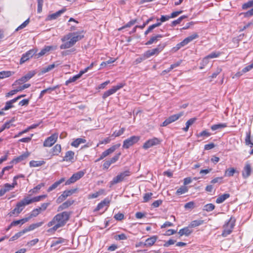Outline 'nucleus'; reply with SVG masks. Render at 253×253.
I'll use <instances>...</instances> for the list:
<instances>
[{
	"mask_svg": "<svg viewBox=\"0 0 253 253\" xmlns=\"http://www.w3.org/2000/svg\"><path fill=\"white\" fill-rule=\"evenodd\" d=\"M203 223H204L203 220H195L192 221L191 222L189 226L192 228L195 227H197V226L202 225V224H203Z\"/></svg>",
	"mask_w": 253,
	"mask_h": 253,
	"instance_id": "44",
	"label": "nucleus"
},
{
	"mask_svg": "<svg viewBox=\"0 0 253 253\" xmlns=\"http://www.w3.org/2000/svg\"><path fill=\"white\" fill-rule=\"evenodd\" d=\"M230 197L229 194H224L219 196L216 200V203L217 204H220L223 203L226 199Z\"/></svg>",
	"mask_w": 253,
	"mask_h": 253,
	"instance_id": "37",
	"label": "nucleus"
},
{
	"mask_svg": "<svg viewBox=\"0 0 253 253\" xmlns=\"http://www.w3.org/2000/svg\"><path fill=\"white\" fill-rule=\"evenodd\" d=\"M61 151V146L60 144L55 145L52 149V154L53 155H58Z\"/></svg>",
	"mask_w": 253,
	"mask_h": 253,
	"instance_id": "40",
	"label": "nucleus"
},
{
	"mask_svg": "<svg viewBox=\"0 0 253 253\" xmlns=\"http://www.w3.org/2000/svg\"><path fill=\"white\" fill-rule=\"evenodd\" d=\"M83 33V31L72 32L64 36L61 39L63 43L60 46V49H64L73 47L77 42L84 38Z\"/></svg>",
	"mask_w": 253,
	"mask_h": 253,
	"instance_id": "2",
	"label": "nucleus"
},
{
	"mask_svg": "<svg viewBox=\"0 0 253 253\" xmlns=\"http://www.w3.org/2000/svg\"><path fill=\"white\" fill-rule=\"evenodd\" d=\"M160 143V140L157 138L154 137L152 139H149L146 141L143 145V148L144 149H147L152 146L157 145Z\"/></svg>",
	"mask_w": 253,
	"mask_h": 253,
	"instance_id": "13",
	"label": "nucleus"
},
{
	"mask_svg": "<svg viewBox=\"0 0 253 253\" xmlns=\"http://www.w3.org/2000/svg\"><path fill=\"white\" fill-rule=\"evenodd\" d=\"M65 242V239L62 238H59L57 239V240L52 242V243L51 245V247H54L59 244L63 243Z\"/></svg>",
	"mask_w": 253,
	"mask_h": 253,
	"instance_id": "50",
	"label": "nucleus"
},
{
	"mask_svg": "<svg viewBox=\"0 0 253 253\" xmlns=\"http://www.w3.org/2000/svg\"><path fill=\"white\" fill-rule=\"evenodd\" d=\"M243 14L245 17H249L253 16V8L246 12L243 13Z\"/></svg>",
	"mask_w": 253,
	"mask_h": 253,
	"instance_id": "64",
	"label": "nucleus"
},
{
	"mask_svg": "<svg viewBox=\"0 0 253 253\" xmlns=\"http://www.w3.org/2000/svg\"><path fill=\"white\" fill-rule=\"evenodd\" d=\"M75 153L72 151H67L63 159V161L70 162L74 159Z\"/></svg>",
	"mask_w": 253,
	"mask_h": 253,
	"instance_id": "24",
	"label": "nucleus"
},
{
	"mask_svg": "<svg viewBox=\"0 0 253 253\" xmlns=\"http://www.w3.org/2000/svg\"><path fill=\"white\" fill-rule=\"evenodd\" d=\"M199 37L197 33H194L192 35L187 37L185 38L183 41L184 42V43L186 45L188 43L192 41L193 40L196 39Z\"/></svg>",
	"mask_w": 253,
	"mask_h": 253,
	"instance_id": "34",
	"label": "nucleus"
},
{
	"mask_svg": "<svg viewBox=\"0 0 253 253\" xmlns=\"http://www.w3.org/2000/svg\"><path fill=\"white\" fill-rule=\"evenodd\" d=\"M76 191L75 189H72L70 190H66L63 192V193L58 197L56 200V203L60 204L64 201L68 196H71Z\"/></svg>",
	"mask_w": 253,
	"mask_h": 253,
	"instance_id": "12",
	"label": "nucleus"
},
{
	"mask_svg": "<svg viewBox=\"0 0 253 253\" xmlns=\"http://www.w3.org/2000/svg\"><path fill=\"white\" fill-rule=\"evenodd\" d=\"M19 99V97H16L10 101H7L5 103V105L3 108L2 109V110L6 111L9 110V109L14 107L13 103H15Z\"/></svg>",
	"mask_w": 253,
	"mask_h": 253,
	"instance_id": "20",
	"label": "nucleus"
},
{
	"mask_svg": "<svg viewBox=\"0 0 253 253\" xmlns=\"http://www.w3.org/2000/svg\"><path fill=\"white\" fill-rule=\"evenodd\" d=\"M59 65H60V63L58 61L52 64L49 65L47 67H44L42 69V73H45L48 72Z\"/></svg>",
	"mask_w": 253,
	"mask_h": 253,
	"instance_id": "26",
	"label": "nucleus"
},
{
	"mask_svg": "<svg viewBox=\"0 0 253 253\" xmlns=\"http://www.w3.org/2000/svg\"><path fill=\"white\" fill-rule=\"evenodd\" d=\"M211 135V133L208 131L207 130H204L197 134V136L199 137H209Z\"/></svg>",
	"mask_w": 253,
	"mask_h": 253,
	"instance_id": "53",
	"label": "nucleus"
},
{
	"mask_svg": "<svg viewBox=\"0 0 253 253\" xmlns=\"http://www.w3.org/2000/svg\"><path fill=\"white\" fill-rule=\"evenodd\" d=\"M37 51V49H32L23 54L20 59V64H22L28 60L36 53Z\"/></svg>",
	"mask_w": 253,
	"mask_h": 253,
	"instance_id": "10",
	"label": "nucleus"
},
{
	"mask_svg": "<svg viewBox=\"0 0 253 253\" xmlns=\"http://www.w3.org/2000/svg\"><path fill=\"white\" fill-rule=\"evenodd\" d=\"M215 208V206L212 204H208L203 207V210L208 212L213 211Z\"/></svg>",
	"mask_w": 253,
	"mask_h": 253,
	"instance_id": "46",
	"label": "nucleus"
},
{
	"mask_svg": "<svg viewBox=\"0 0 253 253\" xmlns=\"http://www.w3.org/2000/svg\"><path fill=\"white\" fill-rule=\"evenodd\" d=\"M70 215L71 212L68 211H63L56 214L53 217L52 219L47 223V225L48 227L53 226L52 227L48 229L47 232H55L58 228L64 226L69 220Z\"/></svg>",
	"mask_w": 253,
	"mask_h": 253,
	"instance_id": "1",
	"label": "nucleus"
},
{
	"mask_svg": "<svg viewBox=\"0 0 253 253\" xmlns=\"http://www.w3.org/2000/svg\"><path fill=\"white\" fill-rule=\"evenodd\" d=\"M105 192V190L104 189H100L98 192H96L94 193H92L89 194L88 195V198L89 199H94L97 198L99 195L103 194Z\"/></svg>",
	"mask_w": 253,
	"mask_h": 253,
	"instance_id": "38",
	"label": "nucleus"
},
{
	"mask_svg": "<svg viewBox=\"0 0 253 253\" xmlns=\"http://www.w3.org/2000/svg\"><path fill=\"white\" fill-rule=\"evenodd\" d=\"M35 74L36 73L35 71H30L24 76L16 81L13 85L20 84L23 83H25L31 79Z\"/></svg>",
	"mask_w": 253,
	"mask_h": 253,
	"instance_id": "11",
	"label": "nucleus"
},
{
	"mask_svg": "<svg viewBox=\"0 0 253 253\" xmlns=\"http://www.w3.org/2000/svg\"><path fill=\"white\" fill-rule=\"evenodd\" d=\"M199 37L197 33H194L192 35L187 37L185 38L183 41L184 42V43L186 45L188 43L192 41L193 40L196 39Z\"/></svg>",
	"mask_w": 253,
	"mask_h": 253,
	"instance_id": "32",
	"label": "nucleus"
},
{
	"mask_svg": "<svg viewBox=\"0 0 253 253\" xmlns=\"http://www.w3.org/2000/svg\"><path fill=\"white\" fill-rule=\"evenodd\" d=\"M125 130V128L123 127L120 130H119L118 132L115 131L112 135V136L114 137H118L122 135L124 133Z\"/></svg>",
	"mask_w": 253,
	"mask_h": 253,
	"instance_id": "56",
	"label": "nucleus"
},
{
	"mask_svg": "<svg viewBox=\"0 0 253 253\" xmlns=\"http://www.w3.org/2000/svg\"><path fill=\"white\" fill-rule=\"evenodd\" d=\"M65 181V178H62L60 179L59 180L54 183L51 186H50L47 189V192H49L53 190L56 188L60 184L63 182Z\"/></svg>",
	"mask_w": 253,
	"mask_h": 253,
	"instance_id": "30",
	"label": "nucleus"
},
{
	"mask_svg": "<svg viewBox=\"0 0 253 253\" xmlns=\"http://www.w3.org/2000/svg\"><path fill=\"white\" fill-rule=\"evenodd\" d=\"M253 69V62L249 65L246 66L242 70V73H246L250 71L251 70Z\"/></svg>",
	"mask_w": 253,
	"mask_h": 253,
	"instance_id": "63",
	"label": "nucleus"
},
{
	"mask_svg": "<svg viewBox=\"0 0 253 253\" xmlns=\"http://www.w3.org/2000/svg\"><path fill=\"white\" fill-rule=\"evenodd\" d=\"M65 11V9H62L58 11L57 12H56L54 13L49 15L47 18V20H53V19H55L57 17L60 16L61 15V14H62L63 13H64Z\"/></svg>",
	"mask_w": 253,
	"mask_h": 253,
	"instance_id": "23",
	"label": "nucleus"
},
{
	"mask_svg": "<svg viewBox=\"0 0 253 253\" xmlns=\"http://www.w3.org/2000/svg\"><path fill=\"white\" fill-rule=\"evenodd\" d=\"M29 23V19L26 20L24 21L21 25L18 26L17 29H16L15 31H18L20 30H21L27 26V25Z\"/></svg>",
	"mask_w": 253,
	"mask_h": 253,
	"instance_id": "54",
	"label": "nucleus"
},
{
	"mask_svg": "<svg viewBox=\"0 0 253 253\" xmlns=\"http://www.w3.org/2000/svg\"><path fill=\"white\" fill-rule=\"evenodd\" d=\"M227 126L226 124H218L211 126V129L213 131L221 129Z\"/></svg>",
	"mask_w": 253,
	"mask_h": 253,
	"instance_id": "36",
	"label": "nucleus"
},
{
	"mask_svg": "<svg viewBox=\"0 0 253 253\" xmlns=\"http://www.w3.org/2000/svg\"><path fill=\"white\" fill-rule=\"evenodd\" d=\"M199 37L197 33H194L192 35L187 37L185 38L183 41L184 42V43L186 45L188 43L192 41L193 40L196 39Z\"/></svg>",
	"mask_w": 253,
	"mask_h": 253,
	"instance_id": "33",
	"label": "nucleus"
},
{
	"mask_svg": "<svg viewBox=\"0 0 253 253\" xmlns=\"http://www.w3.org/2000/svg\"><path fill=\"white\" fill-rule=\"evenodd\" d=\"M253 6V0L248 1L242 5V8L244 9H247Z\"/></svg>",
	"mask_w": 253,
	"mask_h": 253,
	"instance_id": "57",
	"label": "nucleus"
},
{
	"mask_svg": "<svg viewBox=\"0 0 253 253\" xmlns=\"http://www.w3.org/2000/svg\"><path fill=\"white\" fill-rule=\"evenodd\" d=\"M146 59H147V58L145 56V54L144 53V54H142L139 58H137L135 62L136 64H138L141 62L142 61L146 60Z\"/></svg>",
	"mask_w": 253,
	"mask_h": 253,
	"instance_id": "62",
	"label": "nucleus"
},
{
	"mask_svg": "<svg viewBox=\"0 0 253 253\" xmlns=\"http://www.w3.org/2000/svg\"><path fill=\"white\" fill-rule=\"evenodd\" d=\"M121 144H118L112 146L110 148L104 151L101 155V159H104L106 157L113 153L117 148L120 147Z\"/></svg>",
	"mask_w": 253,
	"mask_h": 253,
	"instance_id": "14",
	"label": "nucleus"
},
{
	"mask_svg": "<svg viewBox=\"0 0 253 253\" xmlns=\"http://www.w3.org/2000/svg\"><path fill=\"white\" fill-rule=\"evenodd\" d=\"M85 172L83 171H79L72 175V176L66 181V185H69L75 182L84 175Z\"/></svg>",
	"mask_w": 253,
	"mask_h": 253,
	"instance_id": "8",
	"label": "nucleus"
},
{
	"mask_svg": "<svg viewBox=\"0 0 253 253\" xmlns=\"http://www.w3.org/2000/svg\"><path fill=\"white\" fill-rule=\"evenodd\" d=\"M115 239L117 240H124L127 239V237L125 234L122 233L119 235H116L115 236Z\"/></svg>",
	"mask_w": 253,
	"mask_h": 253,
	"instance_id": "59",
	"label": "nucleus"
},
{
	"mask_svg": "<svg viewBox=\"0 0 253 253\" xmlns=\"http://www.w3.org/2000/svg\"><path fill=\"white\" fill-rule=\"evenodd\" d=\"M245 143L247 145H250L251 147H252L253 146V143L251 140V132L250 131H249L246 133Z\"/></svg>",
	"mask_w": 253,
	"mask_h": 253,
	"instance_id": "45",
	"label": "nucleus"
},
{
	"mask_svg": "<svg viewBox=\"0 0 253 253\" xmlns=\"http://www.w3.org/2000/svg\"><path fill=\"white\" fill-rule=\"evenodd\" d=\"M124 86V84L123 83H120L116 86H113L111 89L105 91L103 94L102 97L105 99L111 95L115 93L117 90L121 89Z\"/></svg>",
	"mask_w": 253,
	"mask_h": 253,
	"instance_id": "7",
	"label": "nucleus"
},
{
	"mask_svg": "<svg viewBox=\"0 0 253 253\" xmlns=\"http://www.w3.org/2000/svg\"><path fill=\"white\" fill-rule=\"evenodd\" d=\"M19 203L21 205H22V207L24 208L25 206L29 205L33 203L32 199H30L27 197L24 198L22 201H20Z\"/></svg>",
	"mask_w": 253,
	"mask_h": 253,
	"instance_id": "41",
	"label": "nucleus"
},
{
	"mask_svg": "<svg viewBox=\"0 0 253 253\" xmlns=\"http://www.w3.org/2000/svg\"><path fill=\"white\" fill-rule=\"evenodd\" d=\"M26 231L25 230V229L24 230H23L22 231L16 233L15 235H14L13 237H12L10 239V241H14L15 240H16L18 238H19L20 237H21L22 235H23L24 234H25L26 233Z\"/></svg>",
	"mask_w": 253,
	"mask_h": 253,
	"instance_id": "48",
	"label": "nucleus"
},
{
	"mask_svg": "<svg viewBox=\"0 0 253 253\" xmlns=\"http://www.w3.org/2000/svg\"><path fill=\"white\" fill-rule=\"evenodd\" d=\"M140 137L138 136H132L124 141L123 147L128 149L130 146L137 143Z\"/></svg>",
	"mask_w": 253,
	"mask_h": 253,
	"instance_id": "6",
	"label": "nucleus"
},
{
	"mask_svg": "<svg viewBox=\"0 0 253 253\" xmlns=\"http://www.w3.org/2000/svg\"><path fill=\"white\" fill-rule=\"evenodd\" d=\"M235 219L231 217L229 220L223 225V231L222 235L223 237H226L232 232L233 229L235 226Z\"/></svg>",
	"mask_w": 253,
	"mask_h": 253,
	"instance_id": "4",
	"label": "nucleus"
},
{
	"mask_svg": "<svg viewBox=\"0 0 253 253\" xmlns=\"http://www.w3.org/2000/svg\"><path fill=\"white\" fill-rule=\"evenodd\" d=\"M14 74L13 72L9 71H3L0 72V79L9 77Z\"/></svg>",
	"mask_w": 253,
	"mask_h": 253,
	"instance_id": "39",
	"label": "nucleus"
},
{
	"mask_svg": "<svg viewBox=\"0 0 253 253\" xmlns=\"http://www.w3.org/2000/svg\"><path fill=\"white\" fill-rule=\"evenodd\" d=\"M186 16L183 15L180 17H179L177 20L173 21L171 23V26L173 27L176 26L177 24H179L181 23V21L185 18Z\"/></svg>",
	"mask_w": 253,
	"mask_h": 253,
	"instance_id": "49",
	"label": "nucleus"
},
{
	"mask_svg": "<svg viewBox=\"0 0 253 253\" xmlns=\"http://www.w3.org/2000/svg\"><path fill=\"white\" fill-rule=\"evenodd\" d=\"M163 36L162 35H157L154 36H152L150 40L145 43V45H150L153 44L154 42H156L158 41L160 39L163 38Z\"/></svg>",
	"mask_w": 253,
	"mask_h": 253,
	"instance_id": "25",
	"label": "nucleus"
},
{
	"mask_svg": "<svg viewBox=\"0 0 253 253\" xmlns=\"http://www.w3.org/2000/svg\"><path fill=\"white\" fill-rule=\"evenodd\" d=\"M235 171L236 170L233 168L227 169L225 171V176H232L234 175Z\"/></svg>",
	"mask_w": 253,
	"mask_h": 253,
	"instance_id": "47",
	"label": "nucleus"
},
{
	"mask_svg": "<svg viewBox=\"0 0 253 253\" xmlns=\"http://www.w3.org/2000/svg\"><path fill=\"white\" fill-rule=\"evenodd\" d=\"M110 200L108 199H105L103 201L99 203L94 210V211H98L103 209L105 206L108 207L110 204Z\"/></svg>",
	"mask_w": 253,
	"mask_h": 253,
	"instance_id": "21",
	"label": "nucleus"
},
{
	"mask_svg": "<svg viewBox=\"0 0 253 253\" xmlns=\"http://www.w3.org/2000/svg\"><path fill=\"white\" fill-rule=\"evenodd\" d=\"M252 168L250 164L246 163L242 171V175L244 178L248 177L251 173Z\"/></svg>",
	"mask_w": 253,
	"mask_h": 253,
	"instance_id": "16",
	"label": "nucleus"
},
{
	"mask_svg": "<svg viewBox=\"0 0 253 253\" xmlns=\"http://www.w3.org/2000/svg\"><path fill=\"white\" fill-rule=\"evenodd\" d=\"M157 240L156 236H153L146 240L144 246L146 247H151L154 244Z\"/></svg>",
	"mask_w": 253,
	"mask_h": 253,
	"instance_id": "19",
	"label": "nucleus"
},
{
	"mask_svg": "<svg viewBox=\"0 0 253 253\" xmlns=\"http://www.w3.org/2000/svg\"><path fill=\"white\" fill-rule=\"evenodd\" d=\"M86 142V140L82 138H78L74 140L72 143L71 145L75 147H78L80 144Z\"/></svg>",
	"mask_w": 253,
	"mask_h": 253,
	"instance_id": "29",
	"label": "nucleus"
},
{
	"mask_svg": "<svg viewBox=\"0 0 253 253\" xmlns=\"http://www.w3.org/2000/svg\"><path fill=\"white\" fill-rule=\"evenodd\" d=\"M45 164L44 161H31L29 163L31 167H40Z\"/></svg>",
	"mask_w": 253,
	"mask_h": 253,
	"instance_id": "35",
	"label": "nucleus"
},
{
	"mask_svg": "<svg viewBox=\"0 0 253 253\" xmlns=\"http://www.w3.org/2000/svg\"><path fill=\"white\" fill-rule=\"evenodd\" d=\"M56 46H45L39 53L36 54V56L37 58H39L40 57L45 55L50 50L56 49Z\"/></svg>",
	"mask_w": 253,
	"mask_h": 253,
	"instance_id": "15",
	"label": "nucleus"
},
{
	"mask_svg": "<svg viewBox=\"0 0 253 253\" xmlns=\"http://www.w3.org/2000/svg\"><path fill=\"white\" fill-rule=\"evenodd\" d=\"M196 120V118H191V119H189L186 123V126L183 128V130L185 131H187L189 128V126L194 123Z\"/></svg>",
	"mask_w": 253,
	"mask_h": 253,
	"instance_id": "43",
	"label": "nucleus"
},
{
	"mask_svg": "<svg viewBox=\"0 0 253 253\" xmlns=\"http://www.w3.org/2000/svg\"><path fill=\"white\" fill-rule=\"evenodd\" d=\"M131 174V172L129 170H126L120 172L116 176L114 177L113 180L110 182V187L112 185L120 183L126 179V178Z\"/></svg>",
	"mask_w": 253,
	"mask_h": 253,
	"instance_id": "3",
	"label": "nucleus"
},
{
	"mask_svg": "<svg viewBox=\"0 0 253 253\" xmlns=\"http://www.w3.org/2000/svg\"><path fill=\"white\" fill-rule=\"evenodd\" d=\"M55 87H48L45 89H44L42 90L41 92L40 98H42L45 93H46L47 92H50L51 91H53L55 89Z\"/></svg>",
	"mask_w": 253,
	"mask_h": 253,
	"instance_id": "55",
	"label": "nucleus"
},
{
	"mask_svg": "<svg viewBox=\"0 0 253 253\" xmlns=\"http://www.w3.org/2000/svg\"><path fill=\"white\" fill-rule=\"evenodd\" d=\"M192 231L190 229L189 227H187L180 229L178 232V234L180 236L183 235L188 236L192 233Z\"/></svg>",
	"mask_w": 253,
	"mask_h": 253,
	"instance_id": "31",
	"label": "nucleus"
},
{
	"mask_svg": "<svg viewBox=\"0 0 253 253\" xmlns=\"http://www.w3.org/2000/svg\"><path fill=\"white\" fill-rule=\"evenodd\" d=\"M84 74V72L81 71L80 73L74 76V77L70 78L68 80L66 81L65 84L68 85L70 83H73L80 79L82 76Z\"/></svg>",
	"mask_w": 253,
	"mask_h": 253,
	"instance_id": "27",
	"label": "nucleus"
},
{
	"mask_svg": "<svg viewBox=\"0 0 253 253\" xmlns=\"http://www.w3.org/2000/svg\"><path fill=\"white\" fill-rule=\"evenodd\" d=\"M188 191V188L185 186H181L176 191V194L177 195H181L183 194Z\"/></svg>",
	"mask_w": 253,
	"mask_h": 253,
	"instance_id": "52",
	"label": "nucleus"
},
{
	"mask_svg": "<svg viewBox=\"0 0 253 253\" xmlns=\"http://www.w3.org/2000/svg\"><path fill=\"white\" fill-rule=\"evenodd\" d=\"M3 190H5V193L10 191L13 188V186L8 183H6L4 185L3 187H2Z\"/></svg>",
	"mask_w": 253,
	"mask_h": 253,
	"instance_id": "61",
	"label": "nucleus"
},
{
	"mask_svg": "<svg viewBox=\"0 0 253 253\" xmlns=\"http://www.w3.org/2000/svg\"><path fill=\"white\" fill-rule=\"evenodd\" d=\"M38 2V13H41L42 11V7L43 3V0H37Z\"/></svg>",
	"mask_w": 253,
	"mask_h": 253,
	"instance_id": "60",
	"label": "nucleus"
},
{
	"mask_svg": "<svg viewBox=\"0 0 253 253\" xmlns=\"http://www.w3.org/2000/svg\"><path fill=\"white\" fill-rule=\"evenodd\" d=\"M58 136V134L55 133L47 138L43 142V146L49 147L52 146L56 142Z\"/></svg>",
	"mask_w": 253,
	"mask_h": 253,
	"instance_id": "9",
	"label": "nucleus"
},
{
	"mask_svg": "<svg viewBox=\"0 0 253 253\" xmlns=\"http://www.w3.org/2000/svg\"><path fill=\"white\" fill-rule=\"evenodd\" d=\"M165 47V44H159L155 48H153L151 50L146 51L145 53V56L147 58L154 55H158L160 52H161L164 47Z\"/></svg>",
	"mask_w": 253,
	"mask_h": 253,
	"instance_id": "5",
	"label": "nucleus"
},
{
	"mask_svg": "<svg viewBox=\"0 0 253 253\" xmlns=\"http://www.w3.org/2000/svg\"><path fill=\"white\" fill-rule=\"evenodd\" d=\"M29 155L30 153L27 151L19 156L14 159L12 161V162L15 163V164L20 162L23 160H26L29 156Z\"/></svg>",
	"mask_w": 253,
	"mask_h": 253,
	"instance_id": "18",
	"label": "nucleus"
},
{
	"mask_svg": "<svg viewBox=\"0 0 253 253\" xmlns=\"http://www.w3.org/2000/svg\"><path fill=\"white\" fill-rule=\"evenodd\" d=\"M44 186V183H41L38 185H37L35 187H34L31 191L33 193H37L38 191L41 189V188Z\"/></svg>",
	"mask_w": 253,
	"mask_h": 253,
	"instance_id": "58",
	"label": "nucleus"
},
{
	"mask_svg": "<svg viewBox=\"0 0 253 253\" xmlns=\"http://www.w3.org/2000/svg\"><path fill=\"white\" fill-rule=\"evenodd\" d=\"M153 194L151 192L145 193L143 196V202H147L152 199Z\"/></svg>",
	"mask_w": 253,
	"mask_h": 253,
	"instance_id": "51",
	"label": "nucleus"
},
{
	"mask_svg": "<svg viewBox=\"0 0 253 253\" xmlns=\"http://www.w3.org/2000/svg\"><path fill=\"white\" fill-rule=\"evenodd\" d=\"M22 205H21V204L19 202L17 203L15 209H13L12 211H11L8 214L10 216H13L14 214H19L24 209V208L22 207Z\"/></svg>",
	"mask_w": 253,
	"mask_h": 253,
	"instance_id": "17",
	"label": "nucleus"
},
{
	"mask_svg": "<svg viewBox=\"0 0 253 253\" xmlns=\"http://www.w3.org/2000/svg\"><path fill=\"white\" fill-rule=\"evenodd\" d=\"M74 203L73 200H68L64 202L62 204L59 206L58 208L57 211H60L64 209H66L71 206Z\"/></svg>",
	"mask_w": 253,
	"mask_h": 253,
	"instance_id": "22",
	"label": "nucleus"
},
{
	"mask_svg": "<svg viewBox=\"0 0 253 253\" xmlns=\"http://www.w3.org/2000/svg\"><path fill=\"white\" fill-rule=\"evenodd\" d=\"M43 224V221L37 222L36 223H33V224H31L28 228H25V230L26 232L28 231L33 230L41 226Z\"/></svg>",
	"mask_w": 253,
	"mask_h": 253,
	"instance_id": "28",
	"label": "nucleus"
},
{
	"mask_svg": "<svg viewBox=\"0 0 253 253\" xmlns=\"http://www.w3.org/2000/svg\"><path fill=\"white\" fill-rule=\"evenodd\" d=\"M183 115V112H180L177 114H174L172 116H170L168 118L170 121L171 123L174 122L175 121L177 120L179 118Z\"/></svg>",
	"mask_w": 253,
	"mask_h": 253,
	"instance_id": "42",
	"label": "nucleus"
}]
</instances>
